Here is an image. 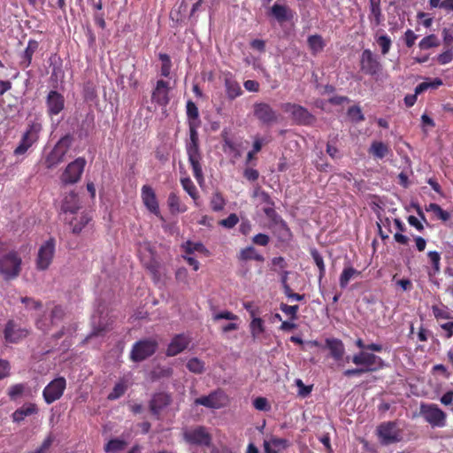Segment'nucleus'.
Masks as SVG:
<instances>
[{
	"label": "nucleus",
	"mask_w": 453,
	"mask_h": 453,
	"mask_svg": "<svg viewBox=\"0 0 453 453\" xmlns=\"http://www.w3.org/2000/svg\"><path fill=\"white\" fill-rule=\"evenodd\" d=\"M355 344L362 350L354 354L352 357L348 356L346 361L349 362L351 360L357 367L345 370L343 372L344 377L350 378L353 376H360L365 373L377 372L383 367L384 364L380 357L373 353L364 351V349H366V344H365L361 338H358L355 342Z\"/></svg>",
	"instance_id": "nucleus-1"
},
{
	"label": "nucleus",
	"mask_w": 453,
	"mask_h": 453,
	"mask_svg": "<svg viewBox=\"0 0 453 453\" xmlns=\"http://www.w3.org/2000/svg\"><path fill=\"white\" fill-rule=\"evenodd\" d=\"M199 124L194 121L188 122L189 142L187 143L186 150L188 157V162L192 167L194 177L199 184L204 180L203 173L201 165L202 155L199 149V138L197 127Z\"/></svg>",
	"instance_id": "nucleus-2"
},
{
	"label": "nucleus",
	"mask_w": 453,
	"mask_h": 453,
	"mask_svg": "<svg viewBox=\"0 0 453 453\" xmlns=\"http://www.w3.org/2000/svg\"><path fill=\"white\" fill-rule=\"evenodd\" d=\"M22 259L16 250L0 256V275L5 280L16 279L21 272Z\"/></svg>",
	"instance_id": "nucleus-3"
},
{
	"label": "nucleus",
	"mask_w": 453,
	"mask_h": 453,
	"mask_svg": "<svg viewBox=\"0 0 453 453\" xmlns=\"http://www.w3.org/2000/svg\"><path fill=\"white\" fill-rule=\"evenodd\" d=\"M72 142L73 137L70 134H66L62 137L56 143L50 152L45 157L43 161L45 167L47 169H53L62 163L72 145Z\"/></svg>",
	"instance_id": "nucleus-4"
},
{
	"label": "nucleus",
	"mask_w": 453,
	"mask_h": 453,
	"mask_svg": "<svg viewBox=\"0 0 453 453\" xmlns=\"http://www.w3.org/2000/svg\"><path fill=\"white\" fill-rule=\"evenodd\" d=\"M42 129V124L36 121L28 123L26 131L21 136L19 145L13 150L15 156H22L35 144Z\"/></svg>",
	"instance_id": "nucleus-5"
},
{
	"label": "nucleus",
	"mask_w": 453,
	"mask_h": 453,
	"mask_svg": "<svg viewBox=\"0 0 453 453\" xmlns=\"http://www.w3.org/2000/svg\"><path fill=\"white\" fill-rule=\"evenodd\" d=\"M184 441L194 446L211 447L212 436L203 426L187 429L183 432Z\"/></svg>",
	"instance_id": "nucleus-6"
},
{
	"label": "nucleus",
	"mask_w": 453,
	"mask_h": 453,
	"mask_svg": "<svg viewBox=\"0 0 453 453\" xmlns=\"http://www.w3.org/2000/svg\"><path fill=\"white\" fill-rule=\"evenodd\" d=\"M420 414L432 427H444L447 414L434 403H422Z\"/></svg>",
	"instance_id": "nucleus-7"
},
{
	"label": "nucleus",
	"mask_w": 453,
	"mask_h": 453,
	"mask_svg": "<svg viewBox=\"0 0 453 453\" xmlns=\"http://www.w3.org/2000/svg\"><path fill=\"white\" fill-rule=\"evenodd\" d=\"M55 249L56 242L54 238H50L40 246L35 259L37 270L45 271L50 267L55 255Z\"/></svg>",
	"instance_id": "nucleus-8"
},
{
	"label": "nucleus",
	"mask_w": 453,
	"mask_h": 453,
	"mask_svg": "<svg viewBox=\"0 0 453 453\" xmlns=\"http://www.w3.org/2000/svg\"><path fill=\"white\" fill-rule=\"evenodd\" d=\"M157 349V342L155 340H141L136 342L131 349L130 358L134 362H141L151 357Z\"/></svg>",
	"instance_id": "nucleus-9"
},
{
	"label": "nucleus",
	"mask_w": 453,
	"mask_h": 453,
	"mask_svg": "<svg viewBox=\"0 0 453 453\" xmlns=\"http://www.w3.org/2000/svg\"><path fill=\"white\" fill-rule=\"evenodd\" d=\"M282 109L285 112L290 113L292 119L298 125L310 126L316 120V118L302 105L286 103L282 104Z\"/></svg>",
	"instance_id": "nucleus-10"
},
{
	"label": "nucleus",
	"mask_w": 453,
	"mask_h": 453,
	"mask_svg": "<svg viewBox=\"0 0 453 453\" xmlns=\"http://www.w3.org/2000/svg\"><path fill=\"white\" fill-rule=\"evenodd\" d=\"M228 403V395L221 389L214 390L208 395H203L195 400L196 405H203L211 409H221L226 406Z\"/></svg>",
	"instance_id": "nucleus-11"
},
{
	"label": "nucleus",
	"mask_w": 453,
	"mask_h": 453,
	"mask_svg": "<svg viewBox=\"0 0 453 453\" xmlns=\"http://www.w3.org/2000/svg\"><path fill=\"white\" fill-rule=\"evenodd\" d=\"M86 160L84 157H78L67 165L63 172L60 180L64 184H74L78 182L84 171Z\"/></svg>",
	"instance_id": "nucleus-12"
},
{
	"label": "nucleus",
	"mask_w": 453,
	"mask_h": 453,
	"mask_svg": "<svg viewBox=\"0 0 453 453\" xmlns=\"http://www.w3.org/2000/svg\"><path fill=\"white\" fill-rule=\"evenodd\" d=\"M65 388L66 380L64 377H58L51 380L42 391V397L46 403L50 404L60 399Z\"/></svg>",
	"instance_id": "nucleus-13"
},
{
	"label": "nucleus",
	"mask_w": 453,
	"mask_h": 453,
	"mask_svg": "<svg viewBox=\"0 0 453 453\" xmlns=\"http://www.w3.org/2000/svg\"><path fill=\"white\" fill-rule=\"evenodd\" d=\"M380 442L384 445L398 442L401 440L400 432L395 422H383L377 427Z\"/></svg>",
	"instance_id": "nucleus-14"
},
{
	"label": "nucleus",
	"mask_w": 453,
	"mask_h": 453,
	"mask_svg": "<svg viewBox=\"0 0 453 453\" xmlns=\"http://www.w3.org/2000/svg\"><path fill=\"white\" fill-rule=\"evenodd\" d=\"M141 198L144 206L150 213L164 220L160 212L158 200L152 187L143 185L141 189Z\"/></svg>",
	"instance_id": "nucleus-15"
},
{
	"label": "nucleus",
	"mask_w": 453,
	"mask_h": 453,
	"mask_svg": "<svg viewBox=\"0 0 453 453\" xmlns=\"http://www.w3.org/2000/svg\"><path fill=\"white\" fill-rule=\"evenodd\" d=\"M360 68L368 75H376L381 69V65L371 50H364L360 58Z\"/></svg>",
	"instance_id": "nucleus-16"
},
{
	"label": "nucleus",
	"mask_w": 453,
	"mask_h": 453,
	"mask_svg": "<svg viewBox=\"0 0 453 453\" xmlns=\"http://www.w3.org/2000/svg\"><path fill=\"white\" fill-rule=\"evenodd\" d=\"M294 14L295 12L286 4L285 0H277L268 12V15L280 24L291 20L294 18Z\"/></svg>",
	"instance_id": "nucleus-17"
},
{
	"label": "nucleus",
	"mask_w": 453,
	"mask_h": 453,
	"mask_svg": "<svg viewBox=\"0 0 453 453\" xmlns=\"http://www.w3.org/2000/svg\"><path fill=\"white\" fill-rule=\"evenodd\" d=\"M254 116L263 124L270 125L277 122L276 111L266 103H256L253 105Z\"/></svg>",
	"instance_id": "nucleus-18"
},
{
	"label": "nucleus",
	"mask_w": 453,
	"mask_h": 453,
	"mask_svg": "<svg viewBox=\"0 0 453 453\" xmlns=\"http://www.w3.org/2000/svg\"><path fill=\"white\" fill-rule=\"evenodd\" d=\"M65 97L57 90H50L46 96L47 114L50 117L58 115L65 109Z\"/></svg>",
	"instance_id": "nucleus-19"
},
{
	"label": "nucleus",
	"mask_w": 453,
	"mask_h": 453,
	"mask_svg": "<svg viewBox=\"0 0 453 453\" xmlns=\"http://www.w3.org/2000/svg\"><path fill=\"white\" fill-rule=\"evenodd\" d=\"M4 340L9 343H17L28 335V330L20 327L14 320H9L4 330Z\"/></svg>",
	"instance_id": "nucleus-20"
},
{
	"label": "nucleus",
	"mask_w": 453,
	"mask_h": 453,
	"mask_svg": "<svg viewBox=\"0 0 453 453\" xmlns=\"http://www.w3.org/2000/svg\"><path fill=\"white\" fill-rule=\"evenodd\" d=\"M191 342V338L185 334L174 335L167 346L165 355L167 357H175L184 351Z\"/></svg>",
	"instance_id": "nucleus-21"
},
{
	"label": "nucleus",
	"mask_w": 453,
	"mask_h": 453,
	"mask_svg": "<svg viewBox=\"0 0 453 453\" xmlns=\"http://www.w3.org/2000/svg\"><path fill=\"white\" fill-rule=\"evenodd\" d=\"M169 84L164 80H158L152 91L151 101L160 106H165L169 104Z\"/></svg>",
	"instance_id": "nucleus-22"
},
{
	"label": "nucleus",
	"mask_w": 453,
	"mask_h": 453,
	"mask_svg": "<svg viewBox=\"0 0 453 453\" xmlns=\"http://www.w3.org/2000/svg\"><path fill=\"white\" fill-rule=\"evenodd\" d=\"M171 403L172 397L169 394L164 392L157 393L150 402V410L158 418L161 411L170 405Z\"/></svg>",
	"instance_id": "nucleus-23"
},
{
	"label": "nucleus",
	"mask_w": 453,
	"mask_h": 453,
	"mask_svg": "<svg viewBox=\"0 0 453 453\" xmlns=\"http://www.w3.org/2000/svg\"><path fill=\"white\" fill-rule=\"evenodd\" d=\"M39 42L35 39H29L24 51L20 54L19 66L25 70L32 64L33 56L38 50Z\"/></svg>",
	"instance_id": "nucleus-24"
},
{
	"label": "nucleus",
	"mask_w": 453,
	"mask_h": 453,
	"mask_svg": "<svg viewBox=\"0 0 453 453\" xmlns=\"http://www.w3.org/2000/svg\"><path fill=\"white\" fill-rule=\"evenodd\" d=\"M224 85L226 96L229 100H234L242 94V90L239 82L230 73L225 74Z\"/></svg>",
	"instance_id": "nucleus-25"
},
{
	"label": "nucleus",
	"mask_w": 453,
	"mask_h": 453,
	"mask_svg": "<svg viewBox=\"0 0 453 453\" xmlns=\"http://www.w3.org/2000/svg\"><path fill=\"white\" fill-rule=\"evenodd\" d=\"M80 207L79 196L75 192L72 191L63 199L61 211L64 214L70 213L73 215L77 213Z\"/></svg>",
	"instance_id": "nucleus-26"
},
{
	"label": "nucleus",
	"mask_w": 453,
	"mask_h": 453,
	"mask_svg": "<svg viewBox=\"0 0 453 453\" xmlns=\"http://www.w3.org/2000/svg\"><path fill=\"white\" fill-rule=\"evenodd\" d=\"M326 348L329 349L330 356L335 360L340 361L345 354V347L342 340L337 338L326 339Z\"/></svg>",
	"instance_id": "nucleus-27"
},
{
	"label": "nucleus",
	"mask_w": 453,
	"mask_h": 453,
	"mask_svg": "<svg viewBox=\"0 0 453 453\" xmlns=\"http://www.w3.org/2000/svg\"><path fill=\"white\" fill-rule=\"evenodd\" d=\"M38 407L34 403H27L17 409L12 415L13 422L20 423L26 417L38 413Z\"/></svg>",
	"instance_id": "nucleus-28"
},
{
	"label": "nucleus",
	"mask_w": 453,
	"mask_h": 453,
	"mask_svg": "<svg viewBox=\"0 0 453 453\" xmlns=\"http://www.w3.org/2000/svg\"><path fill=\"white\" fill-rule=\"evenodd\" d=\"M271 229L273 231V234L279 240V242L288 243L292 240V232L285 220L279 224H276V226H273V227H271Z\"/></svg>",
	"instance_id": "nucleus-29"
},
{
	"label": "nucleus",
	"mask_w": 453,
	"mask_h": 453,
	"mask_svg": "<svg viewBox=\"0 0 453 453\" xmlns=\"http://www.w3.org/2000/svg\"><path fill=\"white\" fill-rule=\"evenodd\" d=\"M288 445L286 439L272 437L264 442L265 453H279L281 449H286Z\"/></svg>",
	"instance_id": "nucleus-30"
},
{
	"label": "nucleus",
	"mask_w": 453,
	"mask_h": 453,
	"mask_svg": "<svg viewBox=\"0 0 453 453\" xmlns=\"http://www.w3.org/2000/svg\"><path fill=\"white\" fill-rule=\"evenodd\" d=\"M307 45L311 55L316 56L323 51L326 44L322 35L315 34L308 36Z\"/></svg>",
	"instance_id": "nucleus-31"
},
{
	"label": "nucleus",
	"mask_w": 453,
	"mask_h": 453,
	"mask_svg": "<svg viewBox=\"0 0 453 453\" xmlns=\"http://www.w3.org/2000/svg\"><path fill=\"white\" fill-rule=\"evenodd\" d=\"M368 152L373 157L382 159L390 153V148L383 142L373 141L368 150Z\"/></svg>",
	"instance_id": "nucleus-32"
},
{
	"label": "nucleus",
	"mask_w": 453,
	"mask_h": 453,
	"mask_svg": "<svg viewBox=\"0 0 453 453\" xmlns=\"http://www.w3.org/2000/svg\"><path fill=\"white\" fill-rule=\"evenodd\" d=\"M238 258L241 261L255 260L257 262H264L265 260V257L259 254L253 246H249L241 250Z\"/></svg>",
	"instance_id": "nucleus-33"
},
{
	"label": "nucleus",
	"mask_w": 453,
	"mask_h": 453,
	"mask_svg": "<svg viewBox=\"0 0 453 453\" xmlns=\"http://www.w3.org/2000/svg\"><path fill=\"white\" fill-rule=\"evenodd\" d=\"M167 204L170 211L174 213L185 212L187 211V207L185 205H181L180 199L178 195L174 192H171L168 196Z\"/></svg>",
	"instance_id": "nucleus-34"
},
{
	"label": "nucleus",
	"mask_w": 453,
	"mask_h": 453,
	"mask_svg": "<svg viewBox=\"0 0 453 453\" xmlns=\"http://www.w3.org/2000/svg\"><path fill=\"white\" fill-rule=\"evenodd\" d=\"M360 274H361V272L357 271V269H355L352 266L345 267L340 275V279H339L340 287L342 288H345L352 278L357 277Z\"/></svg>",
	"instance_id": "nucleus-35"
},
{
	"label": "nucleus",
	"mask_w": 453,
	"mask_h": 453,
	"mask_svg": "<svg viewBox=\"0 0 453 453\" xmlns=\"http://www.w3.org/2000/svg\"><path fill=\"white\" fill-rule=\"evenodd\" d=\"M443 84L442 80L440 78H434V80L426 79V81L419 83L416 88V94H422L427 89H437Z\"/></svg>",
	"instance_id": "nucleus-36"
},
{
	"label": "nucleus",
	"mask_w": 453,
	"mask_h": 453,
	"mask_svg": "<svg viewBox=\"0 0 453 453\" xmlns=\"http://www.w3.org/2000/svg\"><path fill=\"white\" fill-rule=\"evenodd\" d=\"M376 43L380 48V52L383 56L388 54L391 46H392V40L390 36H388L387 34L379 35L377 33L374 36Z\"/></svg>",
	"instance_id": "nucleus-37"
},
{
	"label": "nucleus",
	"mask_w": 453,
	"mask_h": 453,
	"mask_svg": "<svg viewBox=\"0 0 453 453\" xmlns=\"http://www.w3.org/2000/svg\"><path fill=\"white\" fill-rule=\"evenodd\" d=\"M371 16L373 18L372 22L375 26L381 24L383 15L380 8V0H369Z\"/></svg>",
	"instance_id": "nucleus-38"
},
{
	"label": "nucleus",
	"mask_w": 453,
	"mask_h": 453,
	"mask_svg": "<svg viewBox=\"0 0 453 453\" xmlns=\"http://www.w3.org/2000/svg\"><path fill=\"white\" fill-rule=\"evenodd\" d=\"M91 220V217L84 213L80 216V219H73L70 220L69 225L72 226V232L73 234H79Z\"/></svg>",
	"instance_id": "nucleus-39"
},
{
	"label": "nucleus",
	"mask_w": 453,
	"mask_h": 453,
	"mask_svg": "<svg viewBox=\"0 0 453 453\" xmlns=\"http://www.w3.org/2000/svg\"><path fill=\"white\" fill-rule=\"evenodd\" d=\"M311 255L314 260V263L318 266L319 269V282L320 283L322 279L326 275V265L324 263L323 257L320 255V253L316 249L311 250Z\"/></svg>",
	"instance_id": "nucleus-40"
},
{
	"label": "nucleus",
	"mask_w": 453,
	"mask_h": 453,
	"mask_svg": "<svg viewBox=\"0 0 453 453\" xmlns=\"http://www.w3.org/2000/svg\"><path fill=\"white\" fill-rule=\"evenodd\" d=\"M440 40L436 35L431 34L425 36L418 42V47L421 50H426L432 48L440 46Z\"/></svg>",
	"instance_id": "nucleus-41"
},
{
	"label": "nucleus",
	"mask_w": 453,
	"mask_h": 453,
	"mask_svg": "<svg viewBox=\"0 0 453 453\" xmlns=\"http://www.w3.org/2000/svg\"><path fill=\"white\" fill-rule=\"evenodd\" d=\"M250 330L254 340L257 339L260 334L265 331L264 320L262 319H251L250 323Z\"/></svg>",
	"instance_id": "nucleus-42"
},
{
	"label": "nucleus",
	"mask_w": 453,
	"mask_h": 453,
	"mask_svg": "<svg viewBox=\"0 0 453 453\" xmlns=\"http://www.w3.org/2000/svg\"><path fill=\"white\" fill-rule=\"evenodd\" d=\"M127 385L124 380L115 384L112 391L108 395V400L113 401L121 397L127 391Z\"/></svg>",
	"instance_id": "nucleus-43"
},
{
	"label": "nucleus",
	"mask_w": 453,
	"mask_h": 453,
	"mask_svg": "<svg viewBox=\"0 0 453 453\" xmlns=\"http://www.w3.org/2000/svg\"><path fill=\"white\" fill-rule=\"evenodd\" d=\"M158 58L162 62L160 69L161 75L165 78L169 77L173 66L170 56L166 53H159Z\"/></svg>",
	"instance_id": "nucleus-44"
},
{
	"label": "nucleus",
	"mask_w": 453,
	"mask_h": 453,
	"mask_svg": "<svg viewBox=\"0 0 453 453\" xmlns=\"http://www.w3.org/2000/svg\"><path fill=\"white\" fill-rule=\"evenodd\" d=\"M187 368L193 373L201 374L205 370L204 362L197 357H192L188 361Z\"/></svg>",
	"instance_id": "nucleus-45"
},
{
	"label": "nucleus",
	"mask_w": 453,
	"mask_h": 453,
	"mask_svg": "<svg viewBox=\"0 0 453 453\" xmlns=\"http://www.w3.org/2000/svg\"><path fill=\"white\" fill-rule=\"evenodd\" d=\"M183 189L191 196L196 202L199 198L196 187L194 185L190 178H183L180 180Z\"/></svg>",
	"instance_id": "nucleus-46"
},
{
	"label": "nucleus",
	"mask_w": 453,
	"mask_h": 453,
	"mask_svg": "<svg viewBox=\"0 0 453 453\" xmlns=\"http://www.w3.org/2000/svg\"><path fill=\"white\" fill-rule=\"evenodd\" d=\"M432 312L434 318L439 319H453V317L450 315V312L447 306L445 305H433L432 306Z\"/></svg>",
	"instance_id": "nucleus-47"
},
{
	"label": "nucleus",
	"mask_w": 453,
	"mask_h": 453,
	"mask_svg": "<svg viewBox=\"0 0 453 453\" xmlns=\"http://www.w3.org/2000/svg\"><path fill=\"white\" fill-rule=\"evenodd\" d=\"M264 213L267 217V219L270 220V228L273 226H276V224H279L283 221L280 215L277 213V211L274 210L273 206H267L263 209Z\"/></svg>",
	"instance_id": "nucleus-48"
},
{
	"label": "nucleus",
	"mask_w": 453,
	"mask_h": 453,
	"mask_svg": "<svg viewBox=\"0 0 453 453\" xmlns=\"http://www.w3.org/2000/svg\"><path fill=\"white\" fill-rule=\"evenodd\" d=\"M182 250L186 254L190 255L195 251L203 252L206 250L205 247L201 242H193L191 241H188L181 245Z\"/></svg>",
	"instance_id": "nucleus-49"
},
{
	"label": "nucleus",
	"mask_w": 453,
	"mask_h": 453,
	"mask_svg": "<svg viewBox=\"0 0 453 453\" xmlns=\"http://www.w3.org/2000/svg\"><path fill=\"white\" fill-rule=\"evenodd\" d=\"M187 116H188V122L189 121H197V123L199 124V111H198V108L196 106V104L189 100L188 101L187 103Z\"/></svg>",
	"instance_id": "nucleus-50"
},
{
	"label": "nucleus",
	"mask_w": 453,
	"mask_h": 453,
	"mask_svg": "<svg viewBox=\"0 0 453 453\" xmlns=\"http://www.w3.org/2000/svg\"><path fill=\"white\" fill-rule=\"evenodd\" d=\"M173 370L171 367H157L150 375L152 380H159L161 378H169L173 375Z\"/></svg>",
	"instance_id": "nucleus-51"
},
{
	"label": "nucleus",
	"mask_w": 453,
	"mask_h": 453,
	"mask_svg": "<svg viewBox=\"0 0 453 453\" xmlns=\"http://www.w3.org/2000/svg\"><path fill=\"white\" fill-rule=\"evenodd\" d=\"M225 204V199L219 192L213 194L211 200V207L212 211H220L224 209Z\"/></svg>",
	"instance_id": "nucleus-52"
},
{
	"label": "nucleus",
	"mask_w": 453,
	"mask_h": 453,
	"mask_svg": "<svg viewBox=\"0 0 453 453\" xmlns=\"http://www.w3.org/2000/svg\"><path fill=\"white\" fill-rule=\"evenodd\" d=\"M427 211H433L434 213H435V215L440 219H441L442 221H447L449 220V217H450V214L447 211H444L439 204L437 203H430L428 208H427Z\"/></svg>",
	"instance_id": "nucleus-53"
},
{
	"label": "nucleus",
	"mask_w": 453,
	"mask_h": 453,
	"mask_svg": "<svg viewBox=\"0 0 453 453\" xmlns=\"http://www.w3.org/2000/svg\"><path fill=\"white\" fill-rule=\"evenodd\" d=\"M126 442L119 439L110 440L104 446L105 452H115L124 449Z\"/></svg>",
	"instance_id": "nucleus-54"
},
{
	"label": "nucleus",
	"mask_w": 453,
	"mask_h": 453,
	"mask_svg": "<svg viewBox=\"0 0 453 453\" xmlns=\"http://www.w3.org/2000/svg\"><path fill=\"white\" fill-rule=\"evenodd\" d=\"M427 257L432 264L434 273H440L441 270V254L438 251H429Z\"/></svg>",
	"instance_id": "nucleus-55"
},
{
	"label": "nucleus",
	"mask_w": 453,
	"mask_h": 453,
	"mask_svg": "<svg viewBox=\"0 0 453 453\" xmlns=\"http://www.w3.org/2000/svg\"><path fill=\"white\" fill-rule=\"evenodd\" d=\"M95 319V318L93 319ZM111 330L110 324L108 322L101 323L99 322L97 325L95 320H93V331L90 334L89 337L92 336H99L104 334L105 332Z\"/></svg>",
	"instance_id": "nucleus-56"
},
{
	"label": "nucleus",
	"mask_w": 453,
	"mask_h": 453,
	"mask_svg": "<svg viewBox=\"0 0 453 453\" xmlns=\"http://www.w3.org/2000/svg\"><path fill=\"white\" fill-rule=\"evenodd\" d=\"M348 115L354 122H361L365 120V116L362 113L361 108L359 106H351L348 110Z\"/></svg>",
	"instance_id": "nucleus-57"
},
{
	"label": "nucleus",
	"mask_w": 453,
	"mask_h": 453,
	"mask_svg": "<svg viewBox=\"0 0 453 453\" xmlns=\"http://www.w3.org/2000/svg\"><path fill=\"white\" fill-rule=\"evenodd\" d=\"M435 59L440 65H447L450 63L453 60V50L446 49V50L439 54Z\"/></svg>",
	"instance_id": "nucleus-58"
},
{
	"label": "nucleus",
	"mask_w": 453,
	"mask_h": 453,
	"mask_svg": "<svg viewBox=\"0 0 453 453\" xmlns=\"http://www.w3.org/2000/svg\"><path fill=\"white\" fill-rule=\"evenodd\" d=\"M64 317H65L64 309L59 305L55 306L52 309L51 313H50L51 325H54V324L58 323V321H61L64 319Z\"/></svg>",
	"instance_id": "nucleus-59"
},
{
	"label": "nucleus",
	"mask_w": 453,
	"mask_h": 453,
	"mask_svg": "<svg viewBox=\"0 0 453 453\" xmlns=\"http://www.w3.org/2000/svg\"><path fill=\"white\" fill-rule=\"evenodd\" d=\"M280 310L286 315L289 316L291 319H296L299 307L298 305H288L286 303H281Z\"/></svg>",
	"instance_id": "nucleus-60"
},
{
	"label": "nucleus",
	"mask_w": 453,
	"mask_h": 453,
	"mask_svg": "<svg viewBox=\"0 0 453 453\" xmlns=\"http://www.w3.org/2000/svg\"><path fill=\"white\" fill-rule=\"evenodd\" d=\"M253 406L256 410L264 411H269L271 408L268 403L267 399L265 397H262V396H258L254 399Z\"/></svg>",
	"instance_id": "nucleus-61"
},
{
	"label": "nucleus",
	"mask_w": 453,
	"mask_h": 453,
	"mask_svg": "<svg viewBox=\"0 0 453 453\" xmlns=\"http://www.w3.org/2000/svg\"><path fill=\"white\" fill-rule=\"evenodd\" d=\"M239 221V219L235 213H231L227 218L219 221V225L226 227H234Z\"/></svg>",
	"instance_id": "nucleus-62"
},
{
	"label": "nucleus",
	"mask_w": 453,
	"mask_h": 453,
	"mask_svg": "<svg viewBox=\"0 0 453 453\" xmlns=\"http://www.w3.org/2000/svg\"><path fill=\"white\" fill-rule=\"evenodd\" d=\"M54 441V437L52 434H49L44 441H42V445L36 449L33 453H46V451L50 448Z\"/></svg>",
	"instance_id": "nucleus-63"
},
{
	"label": "nucleus",
	"mask_w": 453,
	"mask_h": 453,
	"mask_svg": "<svg viewBox=\"0 0 453 453\" xmlns=\"http://www.w3.org/2000/svg\"><path fill=\"white\" fill-rule=\"evenodd\" d=\"M441 34L445 49L453 50V35L448 28H443Z\"/></svg>",
	"instance_id": "nucleus-64"
}]
</instances>
